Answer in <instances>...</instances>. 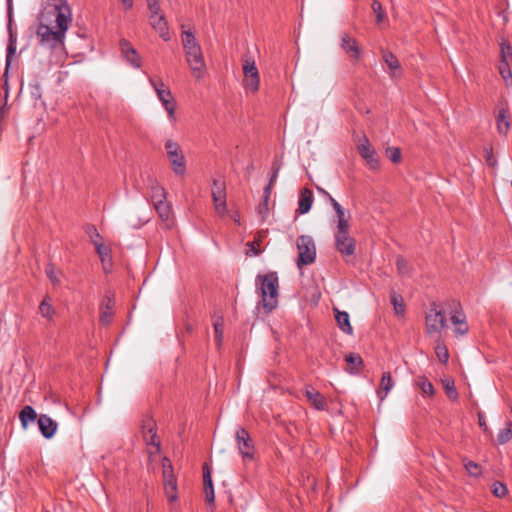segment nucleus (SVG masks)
<instances>
[{
	"mask_svg": "<svg viewBox=\"0 0 512 512\" xmlns=\"http://www.w3.org/2000/svg\"><path fill=\"white\" fill-rule=\"evenodd\" d=\"M89 236L92 242L93 240L99 241V239L101 238L100 234L97 232L95 228L91 229V231L89 232Z\"/></svg>",
	"mask_w": 512,
	"mask_h": 512,
	"instance_id": "57",
	"label": "nucleus"
},
{
	"mask_svg": "<svg viewBox=\"0 0 512 512\" xmlns=\"http://www.w3.org/2000/svg\"><path fill=\"white\" fill-rule=\"evenodd\" d=\"M9 43L17 44L16 35L13 33L12 29L9 27Z\"/></svg>",
	"mask_w": 512,
	"mask_h": 512,
	"instance_id": "60",
	"label": "nucleus"
},
{
	"mask_svg": "<svg viewBox=\"0 0 512 512\" xmlns=\"http://www.w3.org/2000/svg\"><path fill=\"white\" fill-rule=\"evenodd\" d=\"M45 272L53 285H57L60 282L58 276L56 275L55 267L53 264L49 263L45 269Z\"/></svg>",
	"mask_w": 512,
	"mask_h": 512,
	"instance_id": "47",
	"label": "nucleus"
},
{
	"mask_svg": "<svg viewBox=\"0 0 512 512\" xmlns=\"http://www.w3.org/2000/svg\"><path fill=\"white\" fill-rule=\"evenodd\" d=\"M164 480V488L169 501H175L177 499V482L175 477H170Z\"/></svg>",
	"mask_w": 512,
	"mask_h": 512,
	"instance_id": "30",
	"label": "nucleus"
},
{
	"mask_svg": "<svg viewBox=\"0 0 512 512\" xmlns=\"http://www.w3.org/2000/svg\"><path fill=\"white\" fill-rule=\"evenodd\" d=\"M72 22V11L65 0H57L41 13L36 36L39 45L48 50L63 49L66 32Z\"/></svg>",
	"mask_w": 512,
	"mask_h": 512,
	"instance_id": "1",
	"label": "nucleus"
},
{
	"mask_svg": "<svg viewBox=\"0 0 512 512\" xmlns=\"http://www.w3.org/2000/svg\"><path fill=\"white\" fill-rule=\"evenodd\" d=\"M465 468L469 475L477 477L481 474V467L479 464L473 461H467L465 463Z\"/></svg>",
	"mask_w": 512,
	"mask_h": 512,
	"instance_id": "45",
	"label": "nucleus"
},
{
	"mask_svg": "<svg viewBox=\"0 0 512 512\" xmlns=\"http://www.w3.org/2000/svg\"><path fill=\"white\" fill-rule=\"evenodd\" d=\"M39 313L41 314L42 317L48 319V320H51L54 313H55V309L53 308V306L51 305L50 303V299L48 297H45L42 302L40 303L39 305Z\"/></svg>",
	"mask_w": 512,
	"mask_h": 512,
	"instance_id": "31",
	"label": "nucleus"
},
{
	"mask_svg": "<svg viewBox=\"0 0 512 512\" xmlns=\"http://www.w3.org/2000/svg\"><path fill=\"white\" fill-rule=\"evenodd\" d=\"M446 395L449 399L455 401L458 399V392L455 387L454 381L445 380L443 381Z\"/></svg>",
	"mask_w": 512,
	"mask_h": 512,
	"instance_id": "38",
	"label": "nucleus"
},
{
	"mask_svg": "<svg viewBox=\"0 0 512 512\" xmlns=\"http://www.w3.org/2000/svg\"><path fill=\"white\" fill-rule=\"evenodd\" d=\"M491 491L498 498L504 497L508 492L506 485L499 481L492 483Z\"/></svg>",
	"mask_w": 512,
	"mask_h": 512,
	"instance_id": "39",
	"label": "nucleus"
},
{
	"mask_svg": "<svg viewBox=\"0 0 512 512\" xmlns=\"http://www.w3.org/2000/svg\"><path fill=\"white\" fill-rule=\"evenodd\" d=\"M512 57V48L508 42L501 43V62L507 67L509 59Z\"/></svg>",
	"mask_w": 512,
	"mask_h": 512,
	"instance_id": "40",
	"label": "nucleus"
},
{
	"mask_svg": "<svg viewBox=\"0 0 512 512\" xmlns=\"http://www.w3.org/2000/svg\"><path fill=\"white\" fill-rule=\"evenodd\" d=\"M162 474L163 479H169L170 477H174L171 461L167 457H164L162 459Z\"/></svg>",
	"mask_w": 512,
	"mask_h": 512,
	"instance_id": "41",
	"label": "nucleus"
},
{
	"mask_svg": "<svg viewBox=\"0 0 512 512\" xmlns=\"http://www.w3.org/2000/svg\"><path fill=\"white\" fill-rule=\"evenodd\" d=\"M486 158H487V162L489 163V165L494 166L496 164V161L493 158V153H492V149L491 148L489 150H487V157Z\"/></svg>",
	"mask_w": 512,
	"mask_h": 512,
	"instance_id": "59",
	"label": "nucleus"
},
{
	"mask_svg": "<svg viewBox=\"0 0 512 512\" xmlns=\"http://www.w3.org/2000/svg\"><path fill=\"white\" fill-rule=\"evenodd\" d=\"M313 193L310 189L304 188L300 192L299 203H298V211L300 214H305L309 212L313 204Z\"/></svg>",
	"mask_w": 512,
	"mask_h": 512,
	"instance_id": "20",
	"label": "nucleus"
},
{
	"mask_svg": "<svg viewBox=\"0 0 512 512\" xmlns=\"http://www.w3.org/2000/svg\"><path fill=\"white\" fill-rule=\"evenodd\" d=\"M298 259L297 266L300 268L310 265L316 258V246L313 238L308 235H301L297 239Z\"/></svg>",
	"mask_w": 512,
	"mask_h": 512,
	"instance_id": "5",
	"label": "nucleus"
},
{
	"mask_svg": "<svg viewBox=\"0 0 512 512\" xmlns=\"http://www.w3.org/2000/svg\"><path fill=\"white\" fill-rule=\"evenodd\" d=\"M212 198L214 205L217 203H222L226 201V192H225V186L224 183L219 180L213 181V187H212Z\"/></svg>",
	"mask_w": 512,
	"mask_h": 512,
	"instance_id": "27",
	"label": "nucleus"
},
{
	"mask_svg": "<svg viewBox=\"0 0 512 512\" xmlns=\"http://www.w3.org/2000/svg\"><path fill=\"white\" fill-rule=\"evenodd\" d=\"M181 40L186 61L195 77L200 78L205 69L202 49L194 33L186 30L184 25H182Z\"/></svg>",
	"mask_w": 512,
	"mask_h": 512,
	"instance_id": "3",
	"label": "nucleus"
},
{
	"mask_svg": "<svg viewBox=\"0 0 512 512\" xmlns=\"http://www.w3.org/2000/svg\"><path fill=\"white\" fill-rule=\"evenodd\" d=\"M165 150H166L167 155H170V154L176 153L178 151H181V148L177 142L169 139L165 143Z\"/></svg>",
	"mask_w": 512,
	"mask_h": 512,
	"instance_id": "49",
	"label": "nucleus"
},
{
	"mask_svg": "<svg viewBox=\"0 0 512 512\" xmlns=\"http://www.w3.org/2000/svg\"><path fill=\"white\" fill-rule=\"evenodd\" d=\"M335 318L339 328L346 334L351 335L353 332V328L350 324L349 314L345 311H339L335 309Z\"/></svg>",
	"mask_w": 512,
	"mask_h": 512,
	"instance_id": "25",
	"label": "nucleus"
},
{
	"mask_svg": "<svg viewBox=\"0 0 512 512\" xmlns=\"http://www.w3.org/2000/svg\"><path fill=\"white\" fill-rule=\"evenodd\" d=\"M273 173L271 175V178H270V181H269V184L273 185L276 180H277V177H278V173H279V170H280V166L277 165L276 163H273Z\"/></svg>",
	"mask_w": 512,
	"mask_h": 512,
	"instance_id": "54",
	"label": "nucleus"
},
{
	"mask_svg": "<svg viewBox=\"0 0 512 512\" xmlns=\"http://www.w3.org/2000/svg\"><path fill=\"white\" fill-rule=\"evenodd\" d=\"M235 439L243 460H252L254 458L255 447L248 431L243 427H238L235 432Z\"/></svg>",
	"mask_w": 512,
	"mask_h": 512,
	"instance_id": "7",
	"label": "nucleus"
},
{
	"mask_svg": "<svg viewBox=\"0 0 512 512\" xmlns=\"http://www.w3.org/2000/svg\"><path fill=\"white\" fill-rule=\"evenodd\" d=\"M511 412H512V405H511Z\"/></svg>",
	"mask_w": 512,
	"mask_h": 512,
	"instance_id": "64",
	"label": "nucleus"
},
{
	"mask_svg": "<svg viewBox=\"0 0 512 512\" xmlns=\"http://www.w3.org/2000/svg\"><path fill=\"white\" fill-rule=\"evenodd\" d=\"M150 24L164 41H168L170 39L168 23L163 14L150 16Z\"/></svg>",
	"mask_w": 512,
	"mask_h": 512,
	"instance_id": "15",
	"label": "nucleus"
},
{
	"mask_svg": "<svg viewBox=\"0 0 512 512\" xmlns=\"http://www.w3.org/2000/svg\"><path fill=\"white\" fill-rule=\"evenodd\" d=\"M435 353H436L438 360L441 363L446 364L448 362V359H449L448 349H447L446 345L439 340L436 341Z\"/></svg>",
	"mask_w": 512,
	"mask_h": 512,
	"instance_id": "33",
	"label": "nucleus"
},
{
	"mask_svg": "<svg viewBox=\"0 0 512 512\" xmlns=\"http://www.w3.org/2000/svg\"><path fill=\"white\" fill-rule=\"evenodd\" d=\"M304 394L307 400L312 404V406L316 410L323 411L326 409L327 404L325 397L322 394H320L317 390H315L312 386H305Z\"/></svg>",
	"mask_w": 512,
	"mask_h": 512,
	"instance_id": "14",
	"label": "nucleus"
},
{
	"mask_svg": "<svg viewBox=\"0 0 512 512\" xmlns=\"http://www.w3.org/2000/svg\"><path fill=\"white\" fill-rule=\"evenodd\" d=\"M345 361L348 365L346 371L350 374H356L363 366V360L359 354L350 353L345 356Z\"/></svg>",
	"mask_w": 512,
	"mask_h": 512,
	"instance_id": "24",
	"label": "nucleus"
},
{
	"mask_svg": "<svg viewBox=\"0 0 512 512\" xmlns=\"http://www.w3.org/2000/svg\"><path fill=\"white\" fill-rule=\"evenodd\" d=\"M248 250L246 254L248 256H257L260 254V238L247 243Z\"/></svg>",
	"mask_w": 512,
	"mask_h": 512,
	"instance_id": "44",
	"label": "nucleus"
},
{
	"mask_svg": "<svg viewBox=\"0 0 512 512\" xmlns=\"http://www.w3.org/2000/svg\"><path fill=\"white\" fill-rule=\"evenodd\" d=\"M416 386L421 390L425 396H432L434 394L433 384L424 376H418L415 379Z\"/></svg>",
	"mask_w": 512,
	"mask_h": 512,
	"instance_id": "29",
	"label": "nucleus"
},
{
	"mask_svg": "<svg viewBox=\"0 0 512 512\" xmlns=\"http://www.w3.org/2000/svg\"><path fill=\"white\" fill-rule=\"evenodd\" d=\"M396 265L400 273L404 274L407 272V262L404 258L398 257L396 260Z\"/></svg>",
	"mask_w": 512,
	"mask_h": 512,
	"instance_id": "53",
	"label": "nucleus"
},
{
	"mask_svg": "<svg viewBox=\"0 0 512 512\" xmlns=\"http://www.w3.org/2000/svg\"><path fill=\"white\" fill-rule=\"evenodd\" d=\"M243 74L245 77L246 89L256 92L259 89L260 79L254 60L245 58L243 63Z\"/></svg>",
	"mask_w": 512,
	"mask_h": 512,
	"instance_id": "9",
	"label": "nucleus"
},
{
	"mask_svg": "<svg viewBox=\"0 0 512 512\" xmlns=\"http://www.w3.org/2000/svg\"><path fill=\"white\" fill-rule=\"evenodd\" d=\"M148 9L150 11V16L161 15V9L159 5V0H146Z\"/></svg>",
	"mask_w": 512,
	"mask_h": 512,
	"instance_id": "48",
	"label": "nucleus"
},
{
	"mask_svg": "<svg viewBox=\"0 0 512 512\" xmlns=\"http://www.w3.org/2000/svg\"><path fill=\"white\" fill-rule=\"evenodd\" d=\"M272 186L271 184H268L265 188H264V203L266 204L268 199H269V196H270V193H271V189H272Z\"/></svg>",
	"mask_w": 512,
	"mask_h": 512,
	"instance_id": "58",
	"label": "nucleus"
},
{
	"mask_svg": "<svg viewBox=\"0 0 512 512\" xmlns=\"http://www.w3.org/2000/svg\"><path fill=\"white\" fill-rule=\"evenodd\" d=\"M153 205H154V208L157 211L159 217L161 218V220L168 222L170 220V215H171L170 204L166 200H163V201H158Z\"/></svg>",
	"mask_w": 512,
	"mask_h": 512,
	"instance_id": "28",
	"label": "nucleus"
},
{
	"mask_svg": "<svg viewBox=\"0 0 512 512\" xmlns=\"http://www.w3.org/2000/svg\"><path fill=\"white\" fill-rule=\"evenodd\" d=\"M512 439V421H508L505 428L501 429L498 433V443L503 445Z\"/></svg>",
	"mask_w": 512,
	"mask_h": 512,
	"instance_id": "32",
	"label": "nucleus"
},
{
	"mask_svg": "<svg viewBox=\"0 0 512 512\" xmlns=\"http://www.w3.org/2000/svg\"><path fill=\"white\" fill-rule=\"evenodd\" d=\"M386 154L393 163H398L401 160V151L397 147H388Z\"/></svg>",
	"mask_w": 512,
	"mask_h": 512,
	"instance_id": "46",
	"label": "nucleus"
},
{
	"mask_svg": "<svg viewBox=\"0 0 512 512\" xmlns=\"http://www.w3.org/2000/svg\"><path fill=\"white\" fill-rule=\"evenodd\" d=\"M372 10L376 14L377 23H381L385 20L386 16L382 10V5L378 0H373L372 2Z\"/></svg>",
	"mask_w": 512,
	"mask_h": 512,
	"instance_id": "42",
	"label": "nucleus"
},
{
	"mask_svg": "<svg viewBox=\"0 0 512 512\" xmlns=\"http://www.w3.org/2000/svg\"><path fill=\"white\" fill-rule=\"evenodd\" d=\"M499 73L503 77L504 80H507L509 77H511V71L509 69V64L507 67H505L504 62H501L499 65Z\"/></svg>",
	"mask_w": 512,
	"mask_h": 512,
	"instance_id": "52",
	"label": "nucleus"
},
{
	"mask_svg": "<svg viewBox=\"0 0 512 512\" xmlns=\"http://www.w3.org/2000/svg\"><path fill=\"white\" fill-rule=\"evenodd\" d=\"M261 284V296L263 308L270 312L276 308L278 304V275L276 272H270L263 276H257V282Z\"/></svg>",
	"mask_w": 512,
	"mask_h": 512,
	"instance_id": "4",
	"label": "nucleus"
},
{
	"mask_svg": "<svg viewBox=\"0 0 512 512\" xmlns=\"http://www.w3.org/2000/svg\"><path fill=\"white\" fill-rule=\"evenodd\" d=\"M479 425L484 428V431L487 430L485 419L481 414H479Z\"/></svg>",
	"mask_w": 512,
	"mask_h": 512,
	"instance_id": "62",
	"label": "nucleus"
},
{
	"mask_svg": "<svg viewBox=\"0 0 512 512\" xmlns=\"http://www.w3.org/2000/svg\"><path fill=\"white\" fill-rule=\"evenodd\" d=\"M37 424L40 433L46 439L52 438L55 435L58 428L57 422L46 414L39 415Z\"/></svg>",
	"mask_w": 512,
	"mask_h": 512,
	"instance_id": "13",
	"label": "nucleus"
},
{
	"mask_svg": "<svg viewBox=\"0 0 512 512\" xmlns=\"http://www.w3.org/2000/svg\"><path fill=\"white\" fill-rule=\"evenodd\" d=\"M172 170L176 175H184L186 172V160L182 151L167 155Z\"/></svg>",
	"mask_w": 512,
	"mask_h": 512,
	"instance_id": "18",
	"label": "nucleus"
},
{
	"mask_svg": "<svg viewBox=\"0 0 512 512\" xmlns=\"http://www.w3.org/2000/svg\"><path fill=\"white\" fill-rule=\"evenodd\" d=\"M317 191L322 195L324 196L325 198H327V200L330 202V204L333 206V201H336L325 189L317 186Z\"/></svg>",
	"mask_w": 512,
	"mask_h": 512,
	"instance_id": "55",
	"label": "nucleus"
},
{
	"mask_svg": "<svg viewBox=\"0 0 512 512\" xmlns=\"http://www.w3.org/2000/svg\"><path fill=\"white\" fill-rule=\"evenodd\" d=\"M333 209L338 218L334 233L336 249L343 256H352L355 253L356 244L355 240L349 235L350 216L346 215L345 209L337 201H333Z\"/></svg>",
	"mask_w": 512,
	"mask_h": 512,
	"instance_id": "2",
	"label": "nucleus"
},
{
	"mask_svg": "<svg viewBox=\"0 0 512 512\" xmlns=\"http://www.w3.org/2000/svg\"><path fill=\"white\" fill-rule=\"evenodd\" d=\"M451 322L454 325H464L465 322V315L462 312H456L451 316Z\"/></svg>",
	"mask_w": 512,
	"mask_h": 512,
	"instance_id": "50",
	"label": "nucleus"
},
{
	"mask_svg": "<svg viewBox=\"0 0 512 512\" xmlns=\"http://www.w3.org/2000/svg\"><path fill=\"white\" fill-rule=\"evenodd\" d=\"M124 5L125 9H131L133 7V0H120Z\"/></svg>",
	"mask_w": 512,
	"mask_h": 512,
	"instance_id": "61",
	"label": "nucleus"
},
{
	"mask_svg": "<svg viewBox=\"0 0 512 512\" xmlns=\"http://www.w3.org/2000/svg\"><path fill=\"white\" fill-rule=\"evenodd\" d=\"M391 303L394 307V311L397 315H403L405 311V306L403 303V299L400 295L396 293H392L391 295Z\"/></svg>",
	"mask_w": 512,
	"mask_h": 512,
	"instance_id": "37",
	"label": "nucleus"
},
{
	"mask_svg": "<svg viewBox=\"0 0 512 512\" xmlns=\"http://www.w3.org/2000/svg\"><path fill=\"white\" fill-rule=\"evenodd\" d=\"M120 51L125 61L133 68L139 69L142 65V58L129 41L122 39L120 41Z\"/></svg>",
	"mask_w": 512,
	"mask_h": 512,
	"instance_id": "12",
	"label": "nucleus"
},
{
	"mask_svg": "<svg viewBox=\"0 0 512 512\" xmlns=\"http://www.w3.org/2000/svg\"><path fill=\"white\" fill-rule=\"evenodd\" d=\"M215 210L217 212V214L221 217H224L228 214V210H227V205H226V201L222 202V203H217L215 205Z\"/></svg>",
	"mask_w": 512,
	"mask_h": 512,
	"instance_id": "51",
	"label": "nucleus"
},
{
	"mask_svg": "<svg viewBox=\"0 0 512 512\" xmlns=\"http://www.w3.org/2000/svg\"><path fill=\"white\" fill-rule=\"evenodd\" d=\"M93 244L103 263L111 260V250L108 247L104 246L101 242L96 240H93Z\"/></svg>",
	"mask_w": 512,
	"mask_h": 512,
	"instance_id": "34",
	"label": "nucleus"
},
{
	"mask_svg": "<svg viewBox=\"0 0 512 512\" xmlns=\"http://www.w3.org/2000/svg\"><path fill=\"white\" fill-rule=\"evenodd\" d=\"M38 415L35 409L31 406H25L19 414V418L24 429L27 428L29 422L38 421Z\"/></svg>",
	"mask_w": 512,
	"mask_h": 512,
	"instance_id": "26",
	"label": "nucleus"
},
{
	"mask_svg": "<svg viewBox=\"0 0 512 512\" xmlns=\"http://www.w3.org/2000/svg\"><path fill=\"white\" fill-rule=\"evenodd\" d=\"M113 302L110 297L106 296L100 308V322L108 325L113 316Z\"/></svg>",
	"mask_w": 512,
	"mask_h": 512,
	"instance_id": "22",
	"label": "nucleus"
},
{
	"mask_svg": "<svg viewBox=\"0 0 512 512\" xmlns=\"http://www.w3.org/2000/svg\"><path fill=\"white\" fill-rule=\"evenodd\" d=\"M141 429L146 444L155 447L156 452H158L160 441L157 438L156 422L151 417H146L142 421Z\"/></svg>",
	"mask_w": 512,
	"mask_h": 512,
	"instance_id": "11",
	"label": "nucleus"
},
{
	"mask_svg": "<svg viewBox=\"0 0 512 512\" xmlns=\"http://www.w3.org/2000/svg\"><path fill=\"white\" fill-rule=\"evenodd\" d=\"M426 333L433 335L440 333L446 325V319L443 313L433 303L431 308L426 313Z\"/></svg>",
	"mask_w": 512,
	"mask_h": 512,
	"instance_id": "8",
	"label": "nucleus"
},
{
	"mask_svg": "<svg viewBox=\"0 0 512 512\" xmlns=\"http://www.w3.org/2000/svg\"><path fill=\"white\" fill-rule=\"evenodd\" d=\"M508 109L500 108L497 114V131L499 134L507 135L510 129Z\"/></svg>",
	"mask_w": 512,
	"mask_h": 512,
	"instance_id": "23",
	"label": "nucleus"
},
{
	"mask_svg": "<svg viewBox=\"0 0 512 512\" xmlns=\"http://www.w3.org/2000/svg\"><path fill=\"white\" fill-rule=\"evenodd\" d=\"M358 152L363 159H365L370 169H377L379 167V159L376 155L375 149L370 145L366 136L359 140Z\"/></svg>",
	"mask_w": 512,
	"mask_h": 512,
	"instance_id": "10",
	"label": "nucleus"
},
{
	"mask_svg": "<svg viewBox=\"0 0 512 512\" xmlns=\"http://www.w3.org/2000/svg\"><path fill=\"white\" fill-rule=\"evenodd\" d=\"M166 199V192H165V189L158 185V184H155L151 187V200H152V203L155 204L156 202L158 201H163Z\"/></svg>",
	"mask_w": 512,
	"mask_h": 512,
	"instance_id": "36",
	"label": "nucleus"
},
{
	"mask_svg": "<svg viewBox=\"0 0 512 512\" xmlns=\"http://www.w3.org/2000/svg\"><path fill=\"white\" fill-rule=\"evenodd\" d=\"M457 327L455 328L454 332L456 335H464L467 333L468 331V327L466 324L464 325H456Z\"/></svg>",
	"mask_w": 512,
	"mask_h": 512,
	"instance_id": "56",
	"label": "nucleus"
},
{
	"mask_svg": "<svg viewBox=\"0 0 512 512\" xmlns=\"http://www.w3.org/2000/svg\"><path fill=\"white\" fill-rule=\"evenodd\" d=\"M203 485L206 501L209 504H213L215 500L214 488L212 483L211 472L208 469L207 465H204L203 467Z\"/></svg>",
	"mask_w": 512,
	"mask_h": 512,
	"instance_id": "19",
	"label": "nucleus"
},
{
	"mask_svg": "<svg viewBox=\"0 0 512 512\" xmlns=\"http://www.w3.org/2000/svg\"><path fill=\"white\" fill-rule=\"evenodd\" d=\"M213 327H214L216 342H217L218 346H220L222 337H223V317L222 316H216V315L214 316Z\"/></svg>",
	"mask_w": 512,
	"mask_h": 512,
	"instance_id": "35",
	"label": "nucleus"
},
{
	"mask_svg": "<svg viewBox=\"0 0 512 512\" xmlns=\"http://www.w3.org/2000/svg\"><path fill=\"white\" fill-rule=\"evenodd\" d=\"M149 83L154 88L159 101L164 106L165 110L168 113L170 120H175V110L176 104L172 97L171 91L166 87V85L161 80H155L152 77H149Z\"/></svg>",
	"mask_w": 512,
	"mask_h": 512,
	"instance_id": "6",
	"label": "nucleus"
},
{
	"mask_svg": "<svg viewBox=\"0 0 512 512\" xmlns=\"http://www.w3.org/2000/svg\"><path fill=\"white\" fill-rule=\"evenodd\" d=\"M341 48L350 55L351 58L359 60L360 48L355 39L351 38L348 34L341 36Z\"/></svg>",
	"mask_w": 512,
	"mask_h": 512,
	"instance_id": "16",
	"label": "nucleus"
},
{
	"mask_svg": "<svg viewBox=\"0 0 512 512\" xmlns=\"http://www.w3.org/2000/svg\"><path fill=\"white\" fill-rule=\"evenodd\" d=\"M382 57L388 68L390 69L391 78H397L401 75V65L397 57L390 51H383Z\"/></svg>",
	"mask_w": 512,
	"mask_h": 512,
	"instance_id": "17",
	"label": "nucleus"
},
{
	"mask_svg": "<svg viewBox=\"0 0 512 512\" xmlns=\"http://www.w3.org/2000/svg\"><path fill=\"white\" fill-rule=\"evenodd\" d=\"M393 386L394 382L391 378L390 372H384L380 380L379 389L377 391L378 397L381 401L385 399L387 394L392 390Z\"/></svg>",
	"mask_w": 512,
	"mask_h": 512,
	"instance_id": "21",
	"label": "nucleus"
},
{
	"mask_svg": "<svg viewBox=\"0 0 512 512\" xmlns=\"http://www.w3.org/2000/svg\"><path fill=\"white\" fill-rule=\"evenodd\" d=\"M17 49V44L15 43H8L7 46V54H6V69L4 75H7L8 69L10 67L12 57L15 55Z\"/></svg>",
	"mask_w": 512,
	"mask_h": 512,
	"instance_id": "43",
	"label": "nucleus"
},
{
	"mask_svg": "<svg viewBox=\"0 0 512 512\" xmlns=\"http://www.w3.org/2000/svg\"><path fill=\"white\" fill-rule=\"evenodd\" d=\"M231 218L233 219V221L237 224L240 223L239 221V215L238 214H234V215H231Z\"/></svg>",
	"mask_w": 512,
	"mask_h": 512,
	"instance_id": "63",
	"label": "nucleus"
}]
</instances>
